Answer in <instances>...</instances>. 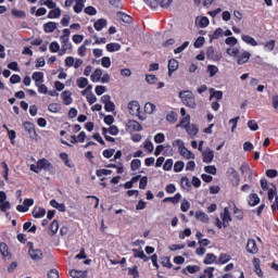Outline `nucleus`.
<instances>
[{
  "label": "nucleus",
  "mask_w": 278,
  "mask_h": 278,
  "mask_svg": "<svg viewBox=\"0 0 278 278\" xmlns=\"http://www.w3.org/2000/svg\"><path fill=\"white\" fill-rule=\"evenodd\" d=\"M226 53H228L230 55V58H237V64H239V65L247 64V62H249V60H251L250 52L243 51L240 54V49H238V48H228L226 50Z\"/></svg>",
  "instance_id": "obj_1"
},
{
  "label": "nucleus",
  "mask_w": 278,
  "mask_h": 278,
  "mask_svg": "<svg viewBox=\"0 0 278 278\" xmlns=\"http://www.w3.org/2000/svg\"><path fill=\"white\" fill-rule=\"evenodd\" d=\"M179 98L181 99L184 105L187 108H197V101L194 99V93L190 90H185L179 92Z\"/></svg>",
  "instance_id": "obj_2"
},
{
  "label": "nucleus",
  "mask_w": 278,
  "mask_h": 278,
  "mask_svg": "<svg viewBox=\"0 0 278 278\" xmlns=\"http://www.w3.org/2000/svg\"><path fill=\"white\" fill-rule=\"evenodd\" d=\"M180 125L185 127L189 136H197V134H199V127L194 124L190 125V115L185 116L181 119Z\"/></svg>",
  "instance_id": "obj_3"
},
{
  "label": "nucleus",
  "mask_w": 278,
  "mask_h": 278,
  "mask_svg": "<svg viewBox=\"0 0 278 278\" xmlns=\"http://www.w3.org/2000/svg\"><path fill=\"white\" fill-rule=\"evenodd\" d=\"M128 112L131 116H137L139 121H144V116L140 114V103L132 100L128 103Z\"/></svg>",
  "instance_id": "obj_4"
},
{
  "label": "nucleus",
  "mask_w": 278,
  "mask_h": 278,
  "mask_svg": "<svg viewBox=\"0 0 278 278\" xmlns=\"http://www.w3.org/2000/svg\"><path fill=\"white\" fill-rule=\"evenodd\" d=\"M101 101L104 103L105 112H114V110H116V105L112 102L110 94L102 96Z\"/></svg>",
  "instance_id": "obj_5"
},
{
  "label": "nucleus",
  "mask_w": 278,
  "mask_h": 278,
  "mask_svg": "<svg viewBox=\"0 0 278 278\" xmlns=\"http://www.w3.org/2000/svg\"><path fill=\"white\" fill-rule=\"evenodd\" d=\"M245 249L248 253H251L252 255H257V253L260 252V248H257V242L255 241V239H248Z\"/></svg>",
  "instance_id": "obj_6"
},
{
  "label": "nucleus",
  "mask_w": 278,
  "mask_h": 278,
  "mask_svg": "<svg viewBox=\"0 0 278 278\" xmlns=\"http://www.w3.org/2000/svg\"><path fill=\"white\" fill-rule=\"evenodd\" d=\"M202 160L204 164H212V162H214V151L211 150L210 148H206L202 152Z\"/></svg>",
  "instance_id": "obj_7"
},
{
  "label": "nucleus",
  "mask_w": 278,
  "mask_h": 278,
  "mask_svg": "<svg viewBox=\"0 0 278 278\" xmlns=\"http://www.w3.org/2000/svg\"><path fill=\"white\" fill-rule=\"evenodd\" d=\"M37 164L39 166V170H53V164H51L47 159L38 160Z\"/></svg>",
  "instance_id": "obj_8"
},
{
  "label": "nucleus",
  "mask_w": 278,
  "mask_h": 278,
  "mask_svg": "<svg viewBox=\"0 0 278 278\" xmlns=\"http://www.w3.org/2000/svg\"><path fill=\"white\" fill-rule=\"evenodd\" d=\"M61 99H63V105H71L73 103V93L65 90L61 93Z\"/></svg>",
  "instance_id": "obj_9"
},
{
  "label": "nucleus",
  "mask_w": 278,
  "mask_h": 278,
  "mask_svg": "<svg viewBox=\"0 0 278 278\" xmlns=\"http://www.w3.org/2000/svg\"><path fill=\"white\" fill-rule=\"evenodd\" d=\"M261 264L262 261L258 257L253 258L254 273H256L257 277H264V271H262Z\"/></svg>",
  "instance_id": "obj_10"
},
{
  "label": "nucleus",
  "mask_w": 278,
  "mask_h": 278,
  "mask_svg": "<svg viewBox=\"0 0 278 278\" xmlns=\"http://www.w3.org/2000/svg\"><path fill=\"white\" fill-rule=\"evenodd\" d=\"M167 68H168V75L170 77V75H173V73H175V71H177V68H179V61L175 60V59H170L168 61Z\"/></svg>",
  "instance_id": "obj_11"
},
{
  "label": "nucleus",
  "mask_w": 278,
  "mask_h": 278,
  "mask_svg": "<svg viewBox=\"0 0 278 278\" xmlns=\"http://www.w3.org/2000/svg\"><path fill=\"white\" fill-rule=\"evenodd\" d=\"M29 257H31L35 262H38L42 258V250L33 249L28 251Z\"/></svg>",
  "instance_id": "obj_12"
},
{
  "label": "nucleus",
  "mask_w": 278,
  "mask_h": 278,
  "mask_svg": "<svg viewBox=\"0 0 278 278\" xmlns=\"http://www.w3.org/2000/svg\"><path fill=\"white\" fill-rule=\"evenodd\" d=\"M58 29V23L55 22H48L43 24V31L46 34H53Z\"/></svg>",
  "instance_id": "obj_13"
},
{
  "label": "nucleus",
  "mask_w": 278,
  "mask_h": 278,
  "mask_svg": "<svg viewBox=\"0 0 278 278\" xmlns=\"http://www.w3.org/2000/svg\"><path fill=\"white\" fill-rule=\"evenodd\" d=\"M127 127L128 129H132L134 131H142V125L136 119L128 121Z\"/></svg>",
  "instance_id": "obj_14"
},
{
  "label": "nucleus",
  "mask_w": 278,
  "mask_h": 278,
  "mask_svg": "<svg viewBox=\"0 0 278 278\" xmlns=\"http://www.w3.org/2000/svg\"><path fill=\"white\" fill-rule=\"evenodd\" d=\"M31 78L35 81V86H38V84H45V73L42 72L33 73Z\"/></svg>",
  "instance_id": "obj_15"
},
{
  "label": "nucleus",
  "mask_w": 278,
  "mask_h": 278,
  "mask_svg": "<svg viewBox=\"0 0 278 278\" xmlns=\"http://www.w3.org/2000/svg\"><path fill=\"white\" fill-rule=\"evenodd\" d=\"M134 257H138L139 260H142L143 262H149L151 257L147 256L144 254L143 250L132 249Z\"/></svg>",
  "instance_id": "obj_16"
},
{
  "label": "nucleus",
  "mask_w": 278,
  "mask_h": 278,
  "mask_svg": "<svg viewBox=\"0 0 278 278\" xmlns=\"http://www.w3.org/2000/svg\"><path fill=\"white\" fill-rule=\"evenodd\" d=\"M46 214H47V210H45V207L36 206L33 210L34 218H45Z\"/></svg>",
  "instance_id": "obj_17"
},
{
  "label": "nucleus",
  "mask_w": 278,
  "mask_h": 278,
  "mask_svg": "<svg viewBox=\"0 0 278 278\" xmlns=\"http://www.w3.org/2000/svg\"><path fill=\"white\" fill-rule=\"evenodd\" d=\"M248 205H250V207H255V205H260V195H257V193L250 194L248 199Z\"/></svg>",
  "instance_id": "obj_18"
},
{
  "label": "nucleus",
  "mask_w": 278,
  "mask_h": 278,
  "mask_svg": "<svg viewBox=\"0 0 278 278\" xmlns=\"http://www.w3.org/2000/svg\"><path fill=\"white\" fill-rule=\"evenodd\" d=\"M201 270V267L198 265H188L186 268L182 269V275H194L195 273H199Z\"/></svg>",
  "instance_id": "obj_19"
},
{
  "label": "nucleus",
  "mask_w": 278,
  "mask_h": 278,
  "mask_svg": "<svg viewBox=\"0 0 278 278\" xmlns=\"http://www.w3.org/2000/svg\"><path fill=\"white\" fill-rule=\"evenodd\" d=\"M206 55L208 60H214L215 62H218L220 60V55L216 54L214 51V47H208L206 49Z\"/></svg>",
  "instance_id": "obj_20"
},
{
  "label": "nucleus",
  "mask_w": 278,
  "mask_h": 278,
  "mask_svg": "<svg viewBox=\"0 0 278 278\" xmlns=\"http://www.w3.org/2000/svg\"><path fill=\"white\" fill-rule=\"evenodd\" d=\"M222 220L224 223V227L227 228V225L231 223V214L229 213V208L225 207L224 213L222 215Z\"/></svg>",
  "instance_id": "obj_21"
},
{
  "label": "nucleus",
  "mask_w": 278,
  "mask_h": 278,
  "mask_svg": "<svg viewBox=\"0 0 278 278\" xmlns=\"http://www.w3.org/2000/svg\"><path fill=\"white\" fill-rule=\"evenodd\" d=\"M108 26V20L105 18H100L97 22H94L93 27L96 31H101L104 27Z\"/></svg>",
  "instance_id": "obj_22"
},
{
  "label": "nucleus",
  "mask_w": 278,
  "mask_h": 278,
  "mask_svg": "<svg viewBox=\"0 0 278 278\" xmlns=\"http://www.w3.org/2000/svg\"><path fill=\"white\" fill-rule=\"evenodd\" d=\"M216 262H218V257L214 253H207L203 261V263L206 265L216 264Z\"/></svg>",
  "instance_id": "obj_23"
},
{
  "label": "nucleus",
  "mask_w": 278,
  "mask_h": 278,
  "mask_svg": "<svg viewBox=\"0 0 278 278\" xmlns=\"http://www.w3.org/2000/svg\"><path fill=\"white\" fill-rule=\"evenodd\" d=\"M23 230L27 231L28 233H36V231L38 230V227L36 225L31 226V222H26L23 225Z\"/></svg>",
  "instance_id": "obj_24"
},
{
  "label": "nucleus",
  "mask_w": 278,
  "mask_h": 278,
  "mask_svg": "<svg viewBox=\"0 0 278 278\" xmlns=\"http://www.w3.org/2000/svg\"><path fill=\"white\" fill-rule=\"evenodd\" d=\"M241 40H243V42H245L247 45H250L251 47H257V41L255 40V38L249 35H242Z\"/></svg>",
  "instance_id": "obj_25"
},
{
  "label": "nucleus",
  "mask_w": 278,
  "mask_h": 278,
  "mask_svg": "<svg viewBox=\"0 0 278 278\" xmlns=\"http://www.w3.org/2000/svg\"><path fill=\"white\" fill-rule=\"evenodd\" d=\"M101 75H103V71H101V68H97L90 76L91 81H93V84L101 81Z\"/></svg>",
  "instance_id": "obj_26"
},
{
  "label": "nucleus",
  "mask_w": 278,
  "mask_h": 278,
  "mask_svg": "<svg viewBox=\"0 0 278 278\" xmlns=\"http://www.w3.org/2000/svg\"><path fill=\"white\" fill-rule=\"evenodd\" d=\"M49 229H50L49 236H55V233H58V230L60 229V223L58 222V219L52 220Z\"/></svg>",
  "instance_id": "obj_27"
},
{
  "label": "nucleus",
  "mask_w": 278,
  "mask_h": 278,
  "mask_svg": "<svg viewBox=\"0 0 278 278\" xmlns=\"http://www.w3.org/2000/svg\"><path fill=\"white\" fill-rule=\"evenodd\" d=\"M0 253H1V255H2V257L4 260H7V257H10V252H9L8 243L0 242Z\"/></svg>",
  "instance_id": "obj_28"
},
{
  "label": "nucleus",
  "mask_w": 278,
  "mask_h": 278,
  "mask_svg": "<svg viewBox=\"0 0 278 278\" xmlns=\"http://www.w3.org/2000/svg\"><path fill=\"white\" fill-rule=\"evenodd\" d=\"M106 51H109V53H114L116 51H121V43H118V42L108 43Z\"/></svg>",
  "instance_id": "obj_29"
},
{
  "label": "nucleus",
  "mask_w": 278,
  "mask_h": 278,
  "mask_svg": "<svg viewBox=\"0 0 278 278\" xmlns=\"http://www.w3.org/2000/svg\"><path fill=\"white\" fill-rule=\"evenodd\" d=\"M195 218L201 220V223H210V217L203 211L195 212Z\"/></svg>",
  "instance_id": "obj_30"
},
{
  "label": "nucleus",
  "mask_w": 278,
  "mask_h": 278,
  "mask_svg": "<svg viewBox=\"0 0 278 278\" xmlns=\"http://www.w3.org/2000/svg\"><path fill=\"white\" fill-rule=\"evenodd\" d=\"M86 275H88V271L76 270V269L70 270V276H72L73 278H85Z\"/></svg>",
  "instance_id": "obj_31"
},
{
  "label": "nucleus",
  "mask_w": 278,
  "mask_h": 278,
  "mask_svg": "<svg viewBox=\"0 0 278 278\" xmlns=\"http://www.w3.org/2000/svg\"><path fill=\"white\" fill-rule=\"evenodd\" d=\"M60 16H62V10L56 7L48 13V18H60Z\"/></svg>",
  "instance_id": "obj_32"
},
{
  "label": "nucleus",
  "mask_w": 278,
  "mask_h": 278,
  "mask_svg": "<svg viewBox=\"0 0 278 278\" xmlns=\"http://www.w3.org/2000/svg\"><path fill=\"white\" fill-rule=\"evenodd\" d=\"M179 153L186 160H194V157H195L194 153H192V151L188 150V148H186V147Z\"/></svg>",
  "instance_id": "obj_33"
},
{
  "label": "nucleus",
  "mask_w": 278,
  "mask_h": 278,
  "mask_svg": "<svg viewBox=\"0 0 278 278\" xmlns=\"http://www.w3.org/2000/svg\"><path fill=\"white\" fill-rule=\"evenodd\" d=\"M224 34L225 31H223V28H217L213 34L208 35V38L210 40H218V38H223Z\"/></svg>",
  "instance_id": "obj_34"
},
{
  "label": "nucleus",
  "mask_w": 278,
  "mask_h": 278,
  "mask_svg": "<svg viewBox=\"0 0 278 278\" xmlns=\"http://www.w3.org/2000/svg\"><path fill=\"white\" fill-rule=\"evenodd\" d=\"M231 261V255L227 254V253H222L216 262V264L223 265V264H227V262Z\"/></svg>",
  "instance_id": "obj_35"
},
{
  "label": "nucleus",
  "mask_w": 278,
  "mask_h": 278,
  "mask_svg": "<svg viewBox=\"0 0 278 278\" xmlns=\"http://www.w3.org/2000/svg\"><path fill=\"white\" fill-rule=\"evenodd\" d=\"M24 129L28 131V134L31 136L33 134L36 136V126L31 122H25L24 123Z\"/></svg>",
  "instance_id": "obj_36"
},
{
  "label": "nucleus",
  "mask_w": 278,
  "mask_h": 278,
  "mask_svg": "<svg viewBox=\"0 0 278 278\" xmlns=\"http://www.w3.org/2000/svg\"><path fill=\"white\" fill-rule=\"evenodd\" d=\"M76 4L74 5V12H76V14H80V12L84 11V3H86V0H75Z\"/></svg>",
  "instance_id": "obj_37"
},
{
  "label": "nucleus",
  "mask_w": 278,
  "mask_h": 278,
  "mask_svg": "<svg viewBox=\"0 0 278 278\" xmlns=\"http://www.w3.org/2000/svg\"><path fill=\"white\" fill-rule=\"evenodd\" d=\"M12 16H15V18H27V14L25 11L13 9L11 11Z\"/></svg>",
  "instance_id": "obj_38"
},
{
  "label": "nucleus",
  "mask_w": 278,
  "mask_h": 278,
  "mask_svg": "<svg viewBox=\"0 0 278 278\" xmlns=\"http://www.w3.org/2000/svg\"><path fill=\"white\" fill-rule=\"evenodd\" d=\"M211 96L210 99H216L217 101H220L223 99V91H216L213 88L210 89Z\"/></svg>",
  "instance_id": "obj_39"
},
{
  "label": "nucleus",
  "mask_w": 278,
  "mask_h": 278,
  "mask_svg": "<svg viewBox=\"0 0 278 278\" xmlns=\"http://www.w3.org/2000/svg\"><path fill=\"white\" fill-rule=\"evenodd\" d=\"M177 118H178V115L175 111H170L167 115H166V121L168 123H172V124H175L177 123Z\"/></svg>",
  "instance_id": "obj_40"
},
{
  "label": "nucleus",
  "mask_w": 278,
  "mask_h": 278,
  "mask_svg": "<svg viewBox=\"0 0 278 278\" xmlns=\"http://www.w3.org/2000/svg\"><path fill=\"white\" fill-rule=\"evenodd\" d=\"M227 175L228 177H233V179H236L238 182L240 181V175H238V172L236 170V168L230 167L227 169Z\"/></svg>",
  "instance_id": "obj_41"
},
{
  "label": "nucleus",
  "mask_w": 278,
  "mask_h": 278,
  "mask_svg": "<svg viewBox=\"0 0 278 278\" xmlns=\"http://www.w3.org/2000/svg\"><path fill=\"white\" fill-rule=\"evenodd\" d=\"M267 197L269 201L277 199V187L273 186V188L268 189Z\"/></svg>",
  "instance_id": "obj_42"
},
{
  "label": "nucleus",
  "mask_w": 278,
  "mask_h": 278,
  "mask_svg": "<svg viewBox=\"0 0 278 278\" xmlns=\"http://www.w3.org/2000/svg\"><path fill=\"white\" fill-rule=\"evenodd\" d=\"M155 104L148 102L144 104V112L146 114H153V112H155Z\"/></svg>",
  "instance_id": "obj_43"
},
{
  "label": "nucleus",
  "mask_w": 278,
  "mask_h": 278,
  "mask_svg": "<svg viewBox=\"0 0 278 278\" xmlns=\"http://www.w3.org/2000/svg\"><path fill=\"white\" fill-rule=\"evenodd\" d=\"M161 264L164 268H173V263L170 262V256H165L161 258Z\"/></svg>",
  "instance_id": "obj_44"
},
{
  "label": "nucleus",
  "mask_w": 278,
  "mask_h": 278,
  "mask_svg": "<svg viewBox=\"0 0 278 278\" xmlns=\"http://www.w3.org/2000/svg\"><path fill=\"white\" fill-rule=\"evenodd\" d=\"M76 84L78 86V88H86V86H88V78L86 77H79L77 80H76Z\"/></svg>",
  "instance_id": "obj_45"
},
{
  "label": "nucleus",
  "mask_w": 278,
  "mask_h": 278,
  "mask_svg": "<svg viewBox=\"0 0 278 278\" xmlns=\"http://www.w3.org/2000/svg\"><path fill=\"white\" fill-rule=\"evenodd\" d=\"M140 166H142V161H140L139 159H135L130 163L131 170H138V168H140Z\"/></svg>",
  "instance_id": "obj_46"
},
{
  "label": "nucleus",
  "mask_w": 278,
  "mask_h": 278,
  "mask_svg": "<svg viewBox=\"0 0 278 278\" xmlns=\"http://www.w3.org/2000/svg\"><path fill=\"white\" fill-rule=\"evenodd\" d=\"M185 166H186V164L182 161H177L174 164V173H181V170H184Z\"/></svg>",
  "instance_id": "obj_47"
},
{
  "label": "nucleus",
  "mask_w": 278,
  "mask_h": 278,
  "mask_svg": "<svg viewBox=\"0 0 278 278\" xmlns=\"http://www.w3.org/2000/svg\"><path fill=\"white\" fill-rule=\"evenodd\" d=\"M128 275L134 278L140 277V273L138 271V266H132L131 268H128Z\"/></svg>",
  "instance_id": "obj_48"
},
{
  "label": "nucleus",
  "mask_w": 278,
  "mask_h": 278,
  "mask_svg": "<svg viewBox=\"0 0 278 278\" xmlns=\"http://www.w3.org/2000/svg\"><path fill=\"white\" fill-rule=\"evenodd\" d=\"M8 210H12V204H10V201L4 200V202H0V211L8 212Z\"/></svg>",
  "instance_id": "obj_49"
},
{
  "label": "nucleus",
  "mask_w": 278,
  "mask_h": 278,
  "mask_svg": "<svg viewBox=\"0 0 278 278\" xmlns=\"http://www.w3.org/2000/svg\"><path fill=\"white\" fill-rule=\"evenodd\" d=\"M108 134H111V136H118L121 134V129H118V126L111 125L108 129Z\"/></svg>",
  "instance_id": "obj_50"
},
{
  "label": "nucleus",
  "mask_w": 278,
  "mask_h": 278,
  "mask_svg": "<svg viewBox=\"0 0 278 278\" xmlns=\"http://www.w3.org/2000/svg\"><path fill=\"white\" fill-rule=\"evenodd\" d=\"M166 140V136H164L163 132H159L154 136V142L156 144H162V142H164Z\"/></svg>",
  "instance_id": "obj_51"
},
{
  "label": "nucleus",
  "mask_w": 278,
  "mask_h": 278,
  "mask_svg": "<svg viewBox=\"0 0 278 278\" xmlns=\"http://www.w3.org/2000/svg\"><path fill=\"white\" fill-rule=\"evenodd\" d=\"M148 184H149V177H147V176L141 177V178H140V181H139V188H140V190H146Z\"/></svg>",
  "instance_id": "obj_52"
},
{
  "label": "nucleus",
  "mask_w": 278,
  "mask_h": 278,
  "mask_svg": "<svg viewBox=\"0 0 278 278\" xmlns=\"http://www.w3.org/2000/svg\"><path fill=\"white\" fill-rule=\"evenodd\" d=\"M189 45H190V41H185L181 46L174 49V53L178 54V53H181L182 51H186V49H188Z\"/></svg>",
  "instance_id": "obj_53"
},
{
  "label": "nucleus",
  "mask_w": 278,
  "mask_h": 278,
  "mask_svg": "<svg viewBox=\"0 0 278 278\" xmlns=\"http://www.w3.org/2000/svg\"><path fill=\"white\" fill-rule=\"evenodd\" d=\"M172 147L178 148V151L180 152L186 146L181 139H176L172 142Z\"/></svg>",
  "instance_id": "obj_54"
},
{
  "label": "nucleus",
  "mask_w": 278,
  "mask_h": 278,
  "mask_svg": "<svg viewBox=\"0 0 278 278\" xmlns=\"http://www.w3.org/2000/svg\"><path fill=\"white\" fill-rule=\"evenodd\" d=\"M248 127L251 129V131H257L260 129V126L257 125V122L255 119H250L248 122Z\"/></svg>",
  "instance_id": "obj_55"
},
{
  "label": "nucleus",
  "mask_w": 278,
  "mask_h": 278,
  "mask_svg": "<svg viewBox=\"0 0 278 278\" xmlns=\"http://www.w3.org/2000/svg\"><path fill=\"white\" fill-rule=\"evenodd\" d=\"M207 73L210 74V77H214L216 73H218V66L207 65Z\"/></svg>",
  "instance_id": "obj_56"
},
{
  "label": "nucleus",
  "mask_w": 278,
  "mask_h": 278,
  "mask_svg": "<svg viewBox=\"0 0 278 278\" xmlns=\"http://www.w3.org/2000/svg\"><path fill=\"white\" fill-rule=\"evenodd\" d=\"M48 110L52 113V114H58V112H60V104L58 103H51L48 105Z\"/></svg>",
  "instance_id": "obj_57"
},
{
  "label": "nucleus",
  "mask_w": 278,
  "mask_h": 278,
  "mask_svg": "<svg viewBox=\"0 0 278 278\" xmlns=\"http://www.w3.org/2000/svg\"><path fill=\"white\" fill-rule=\"evenodd\" d=\"M85 14H88V16H96L97 9L92 5L85 8L84 10Z\"/></svg>",
  "instance_id": "obj_58"
},
{
  "label": "nucleus",
  "mask_w": 278,
  "mask_h": 278,
  "mask_svg": "<svg viewBox=\"0 0 278 278\" xmlns=\"http://www.w3.org/2000/svg\"><path fill=\"white\" fill-rule=\"evenodd\" d=\"M101 65L103 66V68H110V66H112V60L110 59V56L102 58Z\"/></svg>",
  "instance_id": "obj_59"
},
{
  "label": "nucleus",
  "mask_w": 278,
  "mask_h": 278,
  "mask_svg": "<svg viewBox=\"0 0 278 278\" xmlns=\"http://www.w3.org/2000/svg\"><path fill=\"white\" fill-rule=\"evenodd\" d=\"M96 175L97 177H103V175H112V169H97Z\"/></svg>",
  "instance_id": "obj_60"
},
{
  "label": "nucleus",
  "mask_w": 278,
  "mask_h": 278,
  "mask_svg": "<svg viewBox=\"0 0 278 278\" xmlns=\"http://www.w3.org/2000/svg\"><path fill=\"white\" fill-rule=\"evenodd\" d=\"M173 159H167L163 165V170H173Z\"/></svg>",
  "instance_id": "obj_61"
},
{
  "label": "nucleus",
  "mask_w": 278,
  "mask_h": 278,
  "mask_svg": "<svg viewBox=\"0 0 278 278\" xmlns=\"http://www.w3.org/2000/svg\"><path fill=\"white\" fill-rule=\"evenodd\" d=\"M114 153H116V150L106 149V150H103L102 155H103V157H106V160H110V157H112V155H114Z\"/></svg>",
  "instance_id": "obj_62"
},
{
  "label": "nucleus",
  "mask_w": 278,
  "mask_h": 278,
  "mask_svg": "<svg viewBox=\"0 0 278 278\" xmlns=\"http://www.w3.org/2000/svg\"><path fill=\"white\" fill-rule=\"evenodd\" d=\"M49 50L51 51V53H58V51H60V43H58L56 41L51 42Z\"/></svg>",
  "instance_id": "obj_63"
},
{
  "label": "nucleus",
  "mask_w": 278,
  "mask_h": 278,
  "mask_svg": "<svg viewBox=\"0 0 278 278\" xmlns=\"http://www.w3.org/2000/svg\"><path fill=\"white\" fill-rule=\"evenodd\" d=\"M48 278H60V273L56 269H51L48 271Z\"/></svg>",
  "instance_id": "obj_64"
}]
</instances>
